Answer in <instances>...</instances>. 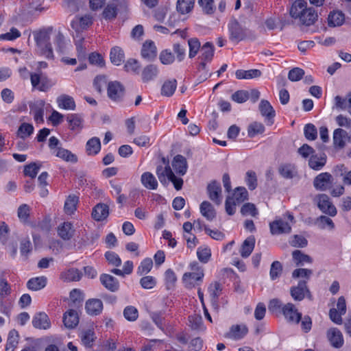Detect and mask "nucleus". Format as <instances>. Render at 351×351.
Wrapping results in <instances>:
<instances>
[{
  "mask_svg": "<svg viewBox=\"0 0 351 351\" xmlns=\"http://www.w3.org/2000/svg\"><path fill=\"white\" fill-rule=\"evenodd\" d=\"M290 14L294 19H299L300 23L306 26L313 25L318 17L314 8H307L304 0H296L291 8Z\"/></svg>",
  "mask_w": 351,
  "mask_h": 351,
  "instance_id": "nucleus-1",
  "label": "nucleus"
},
{
  "mask_svg": "<svg viewBox=\"0 0 351 351\" xmlns=\"http://www.w3.org/2000/svg\"><path fill=\"white\" fill-rule=\"evenodd\" d=\"M230 40L237 43L247 38L254 39L255 36L250 30L245 27L237 20L231 19L228 23Z\"/></svg>",
  "mask_w": 351,
  "mask_h": 351,
  "instance_id": "nucleus-2",
  "label": "nucleus"
},
{
  "mask_svg": "<svg viewBox=\"0 0 351 351\" xmlns=\"http://www.w3.org/2000/svg\"><path fill=\"white\" fill-rule=\"evenodd\" d=\"M294 222L293 216L288 213L283 217L277 218L269 223L270 232L274 235L289 234L291 231V225Z\"/></svg>",
  "mask_w": 351,
  "mask_h": 351,
  "instance_id": "nucleus-3",
  "label": "nucleus"
},
{
  "mask_svg": "<svg viewBox=\"0 0 351 351\" xmlns=\"http://www.w3.org/2000/svg\"><path fill=\"white\" fill-rule=\"evenodd\" d=\"M53 31V27H48L46 29L40 31L35 34V40L38 46L42 50V53L47 58H53V53L52 47L50 43V35Z\"/></svg>",
  "mask_w": 351,
  "mask_h": 351,
  "instance_id": "nucleus-4",
  "label": "nucleus"
},
{
  "mask_svg": "<svg viewBox=\"0 0 351 351\" xmlns=\"http://www.w3.org/2000/svg\"><path fill=\"white\" fill-rule=\"evenodd\" d=\"M317 206L324 213L330 217H335L337 210L335 206L330 202L329 197L326 194H319L316 197Z\"/></svg>",
  "mask_w": 351,
  "mask_h": 351,
  "instance_id": "nucleus-5",
  "label": "nucleus"
},
{
  "mask_svg": "<svg viewBox=\"0 0 351 351\" xmlns=\"http://www.w3.org/2000/svg\"><path fill=\"white\" fill-rule=\"evenodd\" d=\"M281 313L289 323L298 324L302 319V313H299L295 305L291 302L284 304Z\"/></svg>",
  "mask_w": 351,
  "mask_h": 351,
  "instance_id": "nucleus-6",
  "label": "nucleus"
},
{
  "mask_svg": "<svg viewBox=\"0 0 351 351\" xmlns=\"http://www.w3.org/2000/svg\"><path fill=\"white\" fill-rule=\"evenodd\" d=\"M209 199L215 204L220 205L222 202V190L219 182L216 180L210 182L206 188Z\"/></svg>",
  "mask_w": 351,
  "mask_h": 351,
  "instance_id": "nucleus-7",
  "label": "nucleus"
},
{
  "mask_svg": "<svg viewBox=\"0 0 351 351\" xmlns=\"http://www.w3.org/2000/svg\"><path fill=\"white\" fill-rule=\"evenodd\" d=\"M332 182L333 178L330 173H321L314 178L313 186L317 190L325 191L331 187Z\"/></svg>",
  "mask_w": 351,
  "mask_h": 351,
  "instance_id": "nucleus-8",
  "label": "nucleus"
},
{
  "mask_svg": "<svg viewBox=\"0 0 351 351\" xmlns=\"http://www.w3.org/2000/svg\"><path fill=\"white\" fill-rule=\"evenodd\" d=\"M290 293L295 301L302 300L306 294L309 298L311 297L310 291L306 287V281L305 280H300L297 286L292 287L290 289Z\"/></svg>",
  "mask_w": 351,
  "mask_h": 351,
  "instance_id": "nucleus-9",
  "label": "nucleus"
},
{
  "mask_svg": "<svg viewBox=\"0 0 351 351\" xmlns=\"http://www.w3.org/2000/svg\"><path fill=\"white\" fill-rule=\"evenodd\" d=\"M261 114L265 117L266 123L271 125L274 123V118L276 115L275 110L267 100L261 101L258 106Z\"/></svg>",
  "mask_w": 351,
  "mask_h": 351,
  "instance_id": "nucleus-10",
  "label": "nucleus"
},
{
  "mask_svg": "<svg viewBox=\"0 0 351 351\" xmlns=\"http://www.w3.org/2000/svg\"><path fill=\"white\" fill-rule=\"evenodd\" d=\"M92 24L93 17L89 14H86L83 16H75L71 21V26L76 32H80Z\"/></svg>",
  "mask_w": 351,
  "mask_h": 351,
  "instance_id": "nucleus-11",
  "label": "nucleus"
},
{
  "mask_svg": "<svg viewBox=\"0 0 351 351\" xmlns=\"http://www.w3.org/2000/svg\"><path fill=\"white\" fill-rule=\"evenodd\" d=\"M141 54L143 58L147 61L154 60L157 56L155 43L152 40H146L142 46Z\"/></svg>",
  "mask_w": 351,
  "mask_h": 351,
  "instance_id": "nucleus-12",
  "label": "nucleus"
},
{
  "mask_svg": "<svg viewBox=\"0 0 351 351\" xmlns=\"http://www.w3.org/2000/svg\"><path fill=\"white\" fill-rule=\"evenodd\" d=\"M327 337L333 348H340L344 343L342 332L337 328L329 329L327 332Z\"/></svg>",
  "mask_w": 351,
  "mask_h": 351,
  "instance_id": "nucleus-13",
  "label": "nucleus"
},
{
  "mask_svg": "<svg viewBox=\"0 0 351 351\" xmlns=\"http://www.w3.org/2000/svg\"><path fill=\"white\" fill-rule=\"evenodd\" d=\"M204 276V271L186 272L182 276V281L186 287L191 289L195 286L196 282H202Z\"/></svg>",
  "mask_w": 351,
  "mask_h": 351,
  "instance_id": "nucleus-14",
  "label": "nucleus"
},
{
  "mask_svg": "<svg viewBox=\"0 0 351 351\" xmlns=\"http://www.w3.org/2000/svg\"><path fill=\"white\" fill-rule=\"evenodd\" d=\"M123 94L124 88L120 82L114 81L108 84V95L111 99L119 100Z\"/></svg>",
  "mask_w": 351,
  "mask_h": 351,
  "instance_id": "nucleus-15",
  "label": "nucleus"
},
{
  "mask_svg": "<svg viewBox=\"0 0 351 351\" xmlns=\"http://www.w3.org/2000/svg\"><path fill=\"white\" fill-rule=\"evenodd\" d=\"M333 145L337 149H343L346 144V141L350 140L348 132L341 129L337 128L333 132Z\"/></svg>",
  "mask_w": 351,
  "mask_h": 351,
  "instance_id": "nucleus-16",
  "label": "nucleus"
},
{
  "mask_svg": "<svg viewBox=\"0 0 351 351\" xmlns=\"http://www.w3.org/2000/svg\"><path fill=\"white\" fill-rule=\"evenodd\" d=\"M99 280L102 285L106 289L112 292H116L119 289V280L110 274H101L100 276Z\"/></svg>",
  "mask_w": 351,
  "mask_h": 351,
  "instance_id": "nucleus-17",
  "label": "nucleus"
},
{
  "mask_svg": "<svg viewBox=\"0 0 351 351\" xmlns=\"http://www.w3.org/2000/svg\"><path fill=\"white\" fill-rule=\"evenodd\" d=\"M92 217L97 221L106 219L109 215V207L104 203H99L93 209Z\"/></svg>",
  "mask_w": 351,
  "mask_h": 351,
  "instance_id": "nucleus-18",
  "label": "nucleus"
},
{
  "mask_svg": "<svg viewBox=\"0 0 351 351\" xmlns=\"http://www.w3.org/2000/svg\"><path fill=\"white\" fill-rule=\"evenodd\" d=\"M30 80L32 86L40 91H46L49 88L47 78L41 73H30Z\"/></svg>",
  "mask_w": 351,
  "mask_h": 351,
  "instance_id": "nucleus-19",
  "label": "nucleus"
},
{
  "mask_svg": "<svg viewBox=\"0 0 351 351\" xmlns=\"http://www.w3.org/2000/svg\"><path fill=\"white\" fill-rule=\"evenodd\" d=\"M172 167L178 175H185L188 169L186 158L180 154L176 155L173 159Z\"/></svg>",
  "mask_w": 351,
  "mask_h": 351,
  "instance_id": "nucleus-20",
  "label": "nucleus"
},
{
  "mask_svg": "<svg viewBox=\"0 0 351 351\" xmlns=\"http://www.w3.org/2000/svg\"><path fill=\"white\" fill-rule=\"evenodd\" d=\"M45 101L43 100L36 101L29 104L30 112L34 114V120L37 123L43 121Z\"/></svg>",
  "mask_w": 351,
  "mask_h": 351,
  "instance_id": "nucleus-21",
  "label": "nucleus"
},
{
  "mask_svg": "<svg viewBox=\"0 0 351 351\" xmlns=\"http://www.w3.org/2000/svg\"><path fill=\"white\" fill-rule=\"evenodd\" d=\"M32 324L36 328L43 330L49 328L51 326L48 315L43 312L34 315L32 319Z\"/></svg>",
  "mask_w": 351,
  "mask_h": 351,
  "instance_id": "nucleus-22",
  "label": "nucleus"
},
{
  "mask_svg": "<svg viewBox=\"0 0 351 351\" xmlns=\"http://www.w3.org/2000/svg\"><path fill=\"white\" fill-rule=\"evenodd\" d=\"M63 322L66 328H74L79 323V317L76 311L70 309L64 313Z\"/></svg>",
  "mask_w": 351,
  "mask_h": 351,
  "instance_id": "nucleus-23",
  "label": "nucleus"
},
{
  "mask_svg": "<svg viewBox=\"0 0 351 351\" xmlns=\"http://www.w3.org/2000/svg\"><path fill=\"white\" fill-rule=\"evenodd\" d=\"M75 233V229L71 222H64L58 228V235L64 241L70 240Z\"/></svg>",
  "mask_w": 351,
  "mask_h": 351,
  "instance_id": "nucleus-24",
  "label": "nucleus"
},
{
  "mask_svg": "<svg viewBox=\"0 0 351 351\" xmlns=\"http://www.w3.org/2000/svg\"><path fill=\"white\" fill-rule=\"evenodd\" d=\"M86 311L90 315H97L103 310V303L101 300L91 299L86 302Z\"/></svg>",
  "mask_w": 351,
  "mask_h": 351,
  "instance_id": "nucleus-25",
  "label": "nucleus"
},
{
  "mask_svg": "<svg viewBox=\"0 0 351 351\" xmlns=\"http://www.w3.org/2000/svg\"><path fill=\"white\" fill-rule=\"evenodd\" d=\"M69 128L73 131H80L83 128L84 119L80 114H69L66 116Z\"/></svg>",
  "mask_w": 351,
  "mask_h": 351,
  "instance_id": "nucleus-26",
  "label": "nucleus"
},
{
  "mask_svg": "<svg viewBox=\"0 0 351 351\" xmlns=\"http://www.w3.org/2000/svg\"><path fill=\"white\" fill-rule=\"evenodd\" d=\"M326 155L324 153L319 155H312L308 160V165L312 169L319 171L326 165Z\"/></svg>",
  "mask_w": 351,
  "mask_h": 351,
  "instance_id": "nucleus-27",
  "label": "nucleus"
},
{
  "mask_svg": "<svg viewBox=\"0 0 351 351\" xmlns=\"http://www.w3.org/2000/svg\"><path fill=\"white\" fill-rule=\"evenodd\" d=\"M158 73V66L155 64H149L143 68L141 72L143 82L147 83L155 79Z\"/></svg>",
  "mask_w": 351,
  "mask_h": 351,
  "instance_id": "nucleus-28",
  "label": "nucleus"
},
{
  "mask_svg": "<svg viewBox=\"0 0 351 351\" xmlns=\"http://www.w3.org/2000/svg\"><path fill=\"white\" fill-rule=\"evenodd\" d=\"M57 103L58 107L64 110H74L76 105L74 99L68 95L62 94L58 97Z\"/></svg>",
  "mask_w": 351,
  "mask_h": 351,
  "instance_id": "nucleus-29",
  "label": "nucleus"
},
{
  "mask_svg": "<svg viewBox=\"0 0 351 351\" xmlns=\"http://www.w3.org/2000/svg\"><path fill=\"white\" fill-rule=\"evenodd\" d=\"M82 277V273L76 268H69L60 274V278L65 282L79 281Z\"/></svg>",
  "mask_w": 351,
  "mask_h": 351,
  "instance_id": "nucleus-30",
  "label": "nucleus"
},
{
  "mask_svg": "<svg viewBox=\"0 0 351 351\" xmlns=\"http://www.w3.org/2000/svg\"><path fill=\"white\" fill-rule=\"evenodd\" d=\"M255 241L254 237L250 236L243 242L240 249V254L243 258L250 256L254 248Z\"/></svg>",
  "mask_w": 351,
  "mask_h": 351,
  "instance_id": "nucleus-31",
  "label": "nucleus"
},
{
  "mask_svg": "<svg viewBox=\"0 0 351 351\" xmlns=\"http://www.w3.org/2000/svg\"><path fill=\"white\" fill-rule=\"evenodd\" d=\"M141 184L147 189L155 190L158 187V182L154 176L150 172H145L141 175Z\"/></svg>",
  "mask_w": 351,
  "mask_h": 351,
  "instance_id": "nucleus-32",
  "label": "nucleus"
},
{
  "mask_svg": "<svg viewBox=\"0 0 351 351\" xmlns=\"http://www.w3.org/2000/svg\"><path fill=\"white\" fill-rule=\"evenodd\" d=\"M278 173L285 179H292L297 176V170L293 165L282 164L278 167Z\"/></svg>",
  "mask_w": 351,
  "mask_h": 351,
  "instance_id": "nucleus-33",
  "label": "nucleus"
},
{
  "mask_svg": "<svg viewBox=\"0 0 351 351\" xmlns=\"http://www.w3.org/2000/svg\"><path fill=\"white\" fill-rule=\"evenodd\" d=\"M248 332L247 328L245 325H233L230 328L229 333L226 337L232 338L234 339H242Z\"/></svg>",
  "mask_w": 351,
  "mask_h": 351,
  "instance_id": "nucleus-34",
  "label": "nucleus"
},
{
  "mask_svg": "<svg viewBox=\"0 0 351 351\" xmlns=\"http://www.w3.org/2000/svg\"><path fill=\"white\" fill-rule=\"evenodd\" d=\"M200 213L208 221L213 220L216 217V212L213 205L208 201H204L200 204Z\"/></svg>",
  "mask_w": 351,
  "mask_h": 351,
  "instance_id": "nucleus-35",
  "label": "nucleus"
},
{
  "mask_svg": "<svg viewBox=\"0 0 351 351\" xmlns=\"http://www.w3.org/2000/svg\"><path fill=\"white\" fill-rule=\"evenodd\" d=\"M201 55L199 58L201 60L211 62L214 56L215 49L213 43L210 42L206 43L201 47L200 49Z\"/></svg>",
  "mask_w": 351,
  "mask_h": 351,
  "instance_id": "nucleus-36",
  "label": "nucleus"
},
{
  "mask_svg": "<svg viewBox=\"0 0 351 351\" xmlns=\"http://www.w3.org/2000/svg\"><path fill=\"white\" fill-rule=\"evenodd\" d=\"M345 21V15L341 11L330 12L328 17V23L330 27H339L343 25Z\"/></svg>",
  "mask_w": 351,
  "mask_h": 351,
  "instance_id": "nucleus-37",
  "label": "nucleus"
},
{
  "mask_svg": "<svg viewBox=\"0 0 351 351\" xmlns=\"http://www.w3.org/2000/svg\"><path fill=\"white\" fill-rule=\"evenodd\" d=\"M170 171H172V169L169 165L165 167L162 165H159L156 167V175L160 183L164 186H167L169 183Z\"/></svg>",
  "mask_w": 351,
  "mask_h": 351,
  "instance_id": "nucleus-38",
  "label": "nucleus"
},
{
  "mask_svg": "<svg viewBox=\"0 0 351 351\" xmlns=\"http://www.w3.org/2000/svg\"><path fill=\"white\" fill-rule=\"evenodd\" d=\"M110 58L113 64L117 66L121 64L125 58L123 51L119 47H112L110 50Z\"/></svg>",
  "mask_w": 351,
  "mask_h": 351,
  "instance_id": "nucleus-39",
  "label": "nucleus"
},
{
  "mask_svg": "<svg viewBox=\"0 0 351 351\" xmlns=\"http://www.w3.org/2000/svg\"><path fill=\"white\" fill-rule=\"evenodd\" d=\"M314 224L322 230L328 229L332 230L335 229V227L333 221L330 217L325 215H321L316 218Z\"/></svg>",
  "mask_w": 351,
  "mask_h": 351,
  "instance_id": "nucleus-40",
  "label": "nucleus"
},
{
  "mask_svg": "<svg viewBox=\"0 0 351 351\" xmlns=\"http://www.w3.org/2000/svg\"><path fill=\"white\" fill-rule=\"evenodd\" d=\"M101 149V142L99 138L93 137L86 145V150L88 155H96Z\"/></svg>",
  "mask_w": 351,
  "mask_h": 351,
  "instance_id": "nucleus-41",
  "label": "nucleus"
},
{
  "mask_svg": "<svg viewBox=\"0 0 351 351\" xmlns=\"http://www.w3.org/2000/svg\"><path fill=\"white\" fill-rule=\"evenodd\" d=\"M54 153H56V156L57 157L60 158L66 162L75 163L77 161V157L76 155L71 153L69 150L62 147H58Z\"/></svg>",
  "mask_w": 351,
  "mask_h": 351,
  "instance_id": "nucleus-42",
  "label": "nucleus"
},
{
  "mask_svg": "<svg viewBox=\"0 0 351 351\" xmlns=\"http://www.w3.org/2000/svg\"><path fill=\"white\" fill-rule=\"evenodd\" d=\"M47 278L45 276H40L33 278L27 281V286L28 289L33 291H38L46 286Z\"/></svg>",
  "mask_w": 351,
  "mask_h": 351,
  "instance_id": "nucleus-43",
  "label": "nucleus"
},
{
  "mask_svg": "<svg viewBox=\"0 0 351 351\" xmlns=\"http://www.w3.org/2000/svg\"><path fill=\"white\" fill-rule=\"evenodd\" d=\"M235 75L237 79H252L258 77L261 75V71L258 69L242 70L239 69L236 71Z\"/></svg>",
  "mask_w": 351,
  "mask_h": 351,
  "instance_id": "nucleus-44",
  "label": "nucleus"
},
{
  "mask_svg": "<svg viewBox=\"0 0 351 351\" xmlns=\"http://www.w3.org/2000/svg\"><path fill=\"white\" fill-rule=\"evenodd\" d=\"M79 197L75 195H69L65 201L64 209L67 215L73 214L76 210Z\"/></svg>",
  "mask_w": 351,
  "mask_h": 351,
  "instance_id": "nucleus-45",
  "label": "nucleus"
},
{
  "mask_svg": "<svg viewBox=\"0 0 351 351\" xmlns=\"http://www.w3.org/2000/svg\"><path fill=\"white\" fill-rule=\"evenodd\" d=\"M80 338L82 344L86 348H91L95 339V333L92 330H83L80 333Z\"/></svg>",
  "mask_w": 351,
  "mask_h": 351,
  "instance_id": "nucleus-46",
  "label": "nucleus"
},
{
  "mask_svg": "<svg viewBox=\"0 0 351 351\" xmlns=\"http://www.w3.org/2000/svg\"><path fill=\"white\" fill-rule=\"evenodd\" d=\"M230 197L235 203L240 204L247 199L248 193L245 187L239 186L235 189L232 196Z\"/></svg>",
  "mask_w": 351,
  "mask_h": 351,
  "instance_id": "nucleus-47",
  "label": "nucleus"
},
{
  "mask_svg": "<svg viewBox=\"0 0 351 351\" xmlns=\"http://www.w3.org/2000/svg\"><path fill=\"white\" fill-rule=\"evenodd\" d=\"M292 256L295 263L298 266L303 265L305 263H312V258L308 255L302 253L298 250L293 252Z\"/></svg>",
  "mask_w": 351,
  "mask_h": 351,
  "instance_id": "nucleus-48",
  "label": "nucleus"
},
{
  "mask_svg": "<svg viewBox=\"0 0 351 351\" xmlns=\"http://www.w3.org/2000/svg\"><path fill=\"white\" fill-rule=\"evenodd\" d=\"M194 5V0H178L176 8L182 14L190 12Z\"/></svg>",
  "mask_w": 351,
  "mask_h": 351,
  "instance_id": "nucleus-49",
  "label": "nucleus"
},
{
  "mask_svg": "<svg viewBox=\"0 0 351 351\" xmlns=\"http://www.w3.org/2000/svg\"><path fill=\"white\" fill-rule=\"evenodd\" d=\"M265 132V126L263 123L254 121L250 123L247 128V135L253 138L256 135L261 134Z\"/></svg>",
  "mask_w": 351,
  "mask_h": 351,
  "instance_id": "nucleus-50",
  "label": "nucleus"
},
{
  "mask_svg": "<svg viewBox=\"0 0 351 351\" xmlns=\"http://www.w3.org/2000/svg\"><path fill=\"white\" fill-rule=\"evenodd\" d=\"M176 86L177 81L176 80L167 81L162 86L161 94L167 97H170L174 93Z\"/></svg>",
  "mask_w": 351,
  "mask_h": 351,
  "instance_id": "nucleus-51",
  "label": "nucleus"
},
{
  "mask_svg": "<svg viewBox=\"0 0 351 351\" xmlns=\"http://www.w3.org/2000/svg\"><path fill=\"white\" fill-rule=\"evenodd\" d=\"M189 47V58H193L201 49V44L197 38H192L188 40Z\"/></svg>",
  "mask_w": 351,
  "mask_h": 351,
  "instance_id": "nucleus-52",
  "label": "nucleus"
},
{
  "mask_svg": "<svg viewBox=\"0 0 351 351\" xmlns=\"http://www.w3.org/2000/svg\"><path fill=\"white\" fill-rule=\"evenodd\" d=\"M197 256L200 262L206 263L210 258L211 250L208 247L200 246L197 248Z\"/></svg>",
  "mask_w": 351,
  "mask_h": 351,
  "instance_id": "nucleus-53",
  "label": "nucleus"
},
{
  "mask_svg": "<svg viewBox=\"0 0 351 351\" xmlns=\"http://www.w3.org/2000/svg\"><path fill=\"white\" fill-rule=\"evenodd\" d=\"M34 132V127L32 124L23 123L18 129L17 136L25 139L26 137L30 136Z\"/></svg>",
  "mask_w": 351,
  "mask_h": 351,
  "instance_id": "nucleus-54",
  "label": "nucleus"
},
{
  "mask_svg": "<svg viewBox=\"0 0 351 351\" xmlns=\"http://www.w3.org/2000/svg\"><path fill=\"white\" fill-rule=\"evenodd\" d=\"M32 243L28 237L24 238L20 243V252L24 260L27 259L29 254L32 252Z\"/></svg>",
  "mask_w": 351,
  "mask_h": 351,
  "instance_id": "nucleus-55",
  "label": "nucleus"
},
{
  "mask_svg": "<svg viewBox=\"0 0 351 351\" xmlns=\"http://www.w3.org/2000/svg\"><path fill=\"white\" fill-rule=\"evenodd\" d=\"M282 272V265L280 262L276 261H274L270 267L269 276L272 280L278 278Z\"/></svg>",
  "mask_w": 351,
  "mask_h": 351,
  "instance_id": "nucleus-56",
  "label": "nucleus"
},
{
  "mask_svg": "<svg viewBox=\"0 0 351 351\" xmlns=\"http://www.w3.org/2000/svg\"><path fill=\"white\" fill-rule=\"evenodd\" d=\"M123 316L129 322H134L138 319V311L133 306H128L123 310Z\"/></svg>",
  "mask_w": 351,
  "mask_h": 351,
  "instance_id": "nucleus-57",
  "label": "nucleus"
},
{
  "mask_svg": "<svg viewBox=\"0 0 351 351\" xmlns=\"http://www.w3.org/2000/svg\"><path fill=\"white\" fill-rule=\"evenodd\" d=\"M304 134L307 140L314 141L317 137V130L313 123H308L304 126Z\"/></svg>",
  "mask_w": 351,
  "mask_h": 351,
  "instance_id": "nucleus-58",
  "label": "nucleus"
},
{
  "mask_svg": "<svg viewBox=\"0 0 351 351\" xmlns=\"http://www.w3.org/2000/svg\"><path fill=\"white\" fill-rule=\"evenodd\" d=\"M153 266V261L150 258H145L142 261L137 269V274L139 276L146 274L150 271Z\"/></svg>",
  "mask_w": 351,
  "mask_h": 351,
  "instance_id": "nucleus-59",
  "label": "nucleus"
},
{
  "mask_svg": "<svg viewBox=\"0 0 351 351\" xmlns=\"http://www.w3.org/2000/svg\"><path fill=\"white\" fill-rule=\"evenodd\" d=\"M41 164L40 163L32 162L25 167L24 173L25 176H29L32 179H34L38 173Z\"/></svg>",
  "mask_w": 351,
  "mask_h": 351,
  "instance_id": "nucleus-60",
  "label": "nucleus"
},
{
  "mask_svg": "<svg viewBox=\"0 0 351 351\" xmlns=\"http://www.w3.org/2000/svg\"><path fill=\"white\" fill-rule=\"evenodd\" d=\"M173 51L178 62H182L185 58L186 47L184 44L182 45L180 43H174L173 45Z\"/></svg>",
  "mask_w": 351,
  "mask_h": 351,
  "instance_id": "nucleus-61",
  "label": "nucleus"
},
{
  "mask_svg": "<svg viewBox=\"0 0 351 351\" xmlns=\"http://www.w3.org/2000/svg\"><path fill=\"white\" fill-rule=\"evenodd\" d=\"M159 59L163 64H171L174 62L176 57L169 49H165L160 52Z\"/></svg>",
  "mask_w": 351,
  "mask_h": 351,
  "instance_id": "nucleus-62",
  "label": "nucleus"
},
{
  "mask_svg": "<svg viewBox=\"0 0 351 351\" xmlns=\"http://www.w3.org/2000/svg\"><path fill=\"white\" fill-rule=\"evenodd\" d=\"M71 306H82L83 300L82 293L79 289H75L70 292Z\"/></svg>",
  "mask_w": 351,
  "mask_h": 351,
  "instance_id": "nucleus-63",
  "label": "nucleus"
},
{
  "mask_svg": "<svg viewBox=\"0 0 351 351\" xmlns=\"http://www.w3.org/2000/svg\"><path fill=\"white\" fill-rule=\"evenodd\" d=\"M221 287L219 282H214L211 283L208 287V292L212 298V300L215 302H217L219 296L221 294Z\"/></svg>",
  "mask_w": 351,
  "mask_h": 351,
  "instance_id": "nucleus-64",
  "label": "nucleus"
}]
</instances>
